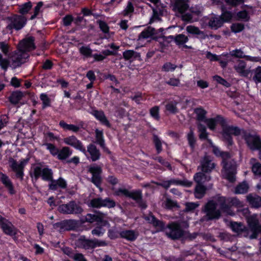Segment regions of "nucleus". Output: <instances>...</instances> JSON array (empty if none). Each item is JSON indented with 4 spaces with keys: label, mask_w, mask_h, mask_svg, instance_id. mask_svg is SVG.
Listing matches in <instances>:
<instances>
[{
    "label": "nucleus",
    "mask_w": 261,
    "mask_h": 261,
    "mask_svg": "<svg viewBox=\"0 0 261 261\" xmlns=\"http://www.w3.org/2000/svg\"><path fill=\"white\" fill-rule=\"evenodd\" d=\"M240 134L242 135V137L246 141L248 146L251 149L261 150V139L258 135H252L249 133L244 132L241 133V130L238 127L232 126H224L223 127V139L229 145L232 144L231 135H234L235 136H238Z\"/></svg>",
    "instance_id": "1"
},
{
    "label": "nucleus",
    "mask_w": 261,
    "mask_h": 261,
    "mask_svg": "<svg viewBox=\"0 0 261 261\" xmlns=\"http://www.w3.org/2000/svg\"><path fill=\"white\" fill-rule=\"evenodd\" d=\"M208 142L211 145L214 154L217 156H221L222 158L223 176L230 182H233L235 180L236 163L233 160H230V155L228 153L222 152L217 146L213 145L211 140H208Z\"/></svg>",
    "instance_id": "2"
},
{
    "label": "nucleus",
    "mask_w": 261,
    "mask_h": 261,
    "mask_svg": "<svg viewBox=\"0 0 261 261\" xmlns=\"http://www.w3.org/2000/svg\"><path fill=\"white\" fill-rule=\"evenodd\" d=\"M225 210L226 208L225 199L220 197L217 200L209 201L205 206L204 212L208 219H218L220 216V212L217 208Z\"/></svg>",
    "instance_id": "3"
},
{
    "label": "nucleus",
    "mask_w": 261,
    "mask_h": 261,
    "mask_svg": "<svg viewBox=\"0 0 261 261\" xmlns=\"http://www.w3.org/2000/svg\"><path fill=\"white\" fill-rule=\"evenodd\" d=\"M242 213L246 218L247 222L250 228L251 234L249 236L250 239H255L257 234L261 232V225H258V221L256 215L249 216V212L248 208H244Z\"/></svg>",
    "instance_id": "4"
},
{
    "label": "nucleus",
    "mask_w": 261,
    "mask_h": 261,
    "mask_svg": "<svg viewBox=\"0 0 261 261\" xmlns=\"http://www.w3.org/2000/svg\"><path fill=\"white\" fill-rule=\"evenodd\" d=\"M88 171L92 175L91 182L101 191L102 190L101 187L102 181V167L96 164H92L88 167Z\"/></svg>",
    "instance_id": "5"
},
{
    "label": "nucleus",
    "mask_w": 261,
    "mask_h": 261,
    "mask_svg": "<svg viewBox=\"0 0 261 261\" xmlns=\"http://www.w3.org/2000/svg\"><path fill=\"white\" fill-rule=\"evenodd\" d=\"M187 0H180V17L183 21L193 22L196 20L193 19L194 15H198L200 13L199 10L188 9Z\"/></svg>",
    "instance_id": "6"
},
{
    "label": "nucleus",
    "mask_w": 261,
    "mask_h": 261,
    "mask_svg": "<svg viewBox=\"0 0 261 261\" xmlns=\"http://www.w3.org/2000/svg\"><path fill=\"white\" fill-rule=\"evenodd\" d=\"M59 212L63 214H81L83 209L74 200H71L66 204H62L58 207Z\"/></svg>",
    "instance_id": "7"
},
{
    "label": "nucleus",
    "mask_w": 261,
    "mask_h": 261,
    "mask_svg": "<svg viewBox=\"0 0 261 261\" xmlns=\"http://www.w3.org/2000/svg\"><path fill=\"white\" fill-rule=\"evenodd\" d=\"M31 176L34 177L36 180L41 177L44 181H49L53 178V172L51 169L47 167L42 168L40 166H37L34 168Z\"/></svg>",
    "instance_id": "8"
},
{
    "label": "nucleus",
    "mask_w": 261,
    "mask_h": 261,
    "mask_svg": "<svg viewBox=\"0 0 261 261\" xmlns=\"http://www.w3.org/2000/svg\"><path fill=\"white\" fill-rule=\"evenodd\" d=\"M88 206L95 208H100L102 207L111 208L116 206V202L109 197H106L105 199L101 197H97L92 199L90 201Z\"/></svg>",
    "instance_id": "9"
},
{
    "label": "nucleus",
    "mask_w": 261,
    "mask_h": 261,
    "mask_svg": "<svg viewBox=\"0 0 261 261\" xmlns=\"http://www.w3.org/2000/svg\"><path fill=\"white\" fill-rule=\"evenodd\" d=\"M8 20L10 22L8 25L10 30L14 29L19 31L22 29L26 24L27 19L24 16L14 14L12 16L8 17Z\"/></svg>",
    "instance_id": "10"
},
{
    "label": "nucleus",
    "mask_w": 261,
    "mask_h": 261,
    "mask_svg": "<svg viewBox=\"0 0 261 261\" xmlns=\"http://www.w3.org/2000/svg\"><path fill=\"white\" fill-rule=\"evenodd\" d=\"M84 151L81 152L89 160L92 162H96L100 159L101 156L100 151L95 144L90 143L87 146V149L84 146Z\"/></svg>",
    "instance_id": "11"
},
{
    "label": "nucleus",
    "mask_w": 261,
    "mask_h": 261,
    "mask_svg": "<svg viewBox=\"0 0 261 261\" xmlns=\"http://www.w3.org/2000/svg\"><path fill=\"white\" fill-rule=\"evenodd\" d=\"M1 227L3 232L7 235L14 237L17 234V229L12 223L5 217L0 215Z\"/></svg>",
    "instance_id": "12"
},
{
    "label": "nucleus",
    "mask_w": 261,
    "mask_h": 261,
    "mask_svg": "<svg viewBox=\"0 0 261 261\" xmlns=\"http://www.w3.org/2000/svg\"><path fill=\"white\" fill-rule=\"evenodd\" d=\"M104 214L99 211H95V214H88L85 217L86 221L89 223L96 222L100 223L101 225L107 226L109 225V222L103 219Z\"/></svg>",
    "instance_id": "13"
},
{
    "label": "nucleus",
    "mask_w": 261,
    "mask_h": 261,
    "mask_svg": "<svg viewBox=\"0 0 261 261\" xmlns=\"http://www.w3.org/2000/svg\"><path fill=\"white\" fill-rule=\"evenodd\" d=\"M127 197H129L136 201L138 206L142 210H145L147 207L146 201L143 200L141 190H137L129 191Z\"/></svg>",
    "instance_id": "14"
},
{
    "label": "nucleus",
    "mask_w": 261,
    "mask_h": 261,
    "mask_svg": "<svg viewBox=\"0 0 261 261\" xmlns=\"http://www.w3.org/2000/svg\"><path fill=\"white\" fill-rule=\"evenodd\" d=\"M59 125L65 131H71L74 133H78L81 129H84L86 126L85 122L82 120L78 122L77 125L67 124L65 121L61 120L59 123Z\"/></svg>",
    "instance_id": "15"
},
{
    "label": "nucleus",
    "mask_w": 261,
    "mask_h": 261,
    "mask_svg": "<svg viewBox=\"0 0 261 261\" xmlns=\"http://www.w3.org/2000/svg\"><path fill=\"white\" fill-rule=\"evenodd\" d=\"M34 37L30 36L25 38L20 41L18 45L17 49L24 51L28 52L36 48L34 43Z\"/></svg>",
    "instance_id": "16"
},
{
    "label": "nucleus",
    "mask_w": 261,
    "mask_h": 261,
    "mask_svg": "<svg viewBox=\"0 0 261 261\" xmlns=\"http://www.w3.org/2000/svg\"><path fill=\"white\" fill-rule=\"evenodd\" d=\"M55 226L61 230H73L77 227V222L76 220L73 219L64 220L56 223Z\"/></svg>",
    "instance_id": "17"
},
{
    "label": "nucleus",
    "mask_w": 261,
    "mask_h": 261,
    "mask_svg": "<svg viewBox=\"0 0 261 261\" xmlns=\"http://www.w3.org/2000/svg\"><path fill=\"white\" fill-rule=\"evenodd\" d=\"M88 112L98 120L102 125L109 128L111 127V124L102 110H98L94 108L91 111H89Z\"/></svg>",
    "instance_id": "18"
},
{
    "label": "nucleus",
    "mask_w": 261,
    "mask_h": 261,
    "mask_svg": "<svg viewBox=\"0 0 261 261\" xmlns=\"http://www.w3.org/2000/svg\"><path fill=\"white\" fill-rule=\"evenodd\" d=\"M63 142L81 152L84 150L83 143L74 135L64 138Z\"/></svg>",
    "instance_id": "19"
},
{
    "label": "nucleus",
    "mask_w": 261,
    "mask_h": 261,
    "mask_svg": "<svg viewBox=\"0 0 261 261\" xmlns=\"http://www.w3.org/2000/svg\"><path fill=\"white\" fill-rule=\"evenodd\" d=\"M167 227L168 228L169 231L166 232V234L168 237L172 240L179 239V222H171L169 223Z\"/></svg>",
    "instance_id": "20"
},
{
    "label": "nucleus",
    "mask_w": 261,
    "mask_h": 261,
    "mask_svg": "<svg viewBox=\"0 0 261 261\" xmlns=\"http://www.w3.org/2000/svg\"><path fill=\"white\" fill-rule=\"evenodd\" d=\"M75 244L78 248L85 250L92 249V240L87 239L85 236H81L76 239Z\"/></svg>",
    "instance_id": "21"
},
{
    "label": "nucleus",
    "mask_w": 261,
    "mask_h": 261,
    "mask_svg": "<svg viewBox=\"0 0 261 261\" xmlns=\"http://www.w3.org/2000/svg\"><path fill=\"white\" fill-rule=\"evenodd\" d=\"M29 57V54L27 53V51L17 49V51L13 57V62L16 64L17 66H19L25 63Z\"/></svg>",
    "instance_id": "22"
},
{
    "label": "nucleus",
    "mask_w": 261,
    "mask_h": 261,
    "mask_svg": "<svg viewBox=\"0 0 261 261\" xmlns=\"http://www.w3.org/2000/svg\"><path fill=\"white\" fill-rule=\"evenodd\" d=\"M0 181L7 189L10 194H15V190L12 181L7 175L2 172H0Z\"/></svg>",
    "instance_id": "23"
},
{
    "label": "nucleus",
    "mask_w": 261,
    "mask_h": 261,
    "mask_svg": "<svg viewBox=\"0 0 261 261\" xmlns=\"http://www.w3.org/2000/svg\"><path fill=\"white\" fill-rule=\"evenodd\" d=\"M235 70L241 75L247 77L250 73V70L246 67V63L242 61L239 60L234 65Z\"/></svg>",
    "instance_id": "24"
},
{
    "label": "nucleus",
    "mask_w": 261,
    "mask_h": 261,
    "mask_svg": "<svg viewBox=\"0 0 261 261\" xmlns=\"http://www.w3.org/2000/svg\"><path fill=\"white\" fill-rule=\"evenodd\" d=\"M231 228L232 231L238 234L244 233V236L246 237L249 238L250 236V231L245 226L241 223L232 222L231 223Z\"/></svg>",
    "instance_id": "25"
},
{
    "label": "nucleus",
    "mask_w": 261,
    "mask_h": 261,
    "mask_svg": "<svg viewBox=\"0 0 261 261\" xmlns=\"http://www.w3.org/2000/svg\"><path fill=\"white\" fill-rule=\"evenodd\" d=\"M214 167L215 164L212 162L210 157L206 156L201 161L199 169L203 172L208 173L211 172Z\"/></svg>",
    "instance_id": "26"
},
{
    "label": "nucleus",
    "mask_w": 261,
    "mask_h": 261,
    "mask_svg": "<svg viewBox=\"0 0 261 261\" xmlns=\"http://www.w3.org/2000/svg\"><path fill=\"white\" fill-rule=\"evenodd\" d=\"M145 219L153 225L155 228L160 229V231H163L165 229V223L161 220L158 219L152 214H150L145 218Z\"/></svg>",
    "instance_id": "27"
},
{
    "label": "nucleus",
    "mask_w": 261,
    "mask_h": 261,
    "mask_svg": "<svg viewBox=\"0 0 261 261\" xmlns=\"http://www.w3.org/2000/svg\"><path fill=\"white\" fill-rule=\"evenodd\" d=\"M155 34V29L150 26L144 29L139 35L138 40L141 41L144 39L152 38Z\"/></svg>",
    "instance_id": "28"
},
{
    "label": "nucleus",
    "mask_w": 261,
    "mask_h": 261,
    "mask_svg": "<svg viewBox=\"0 0 261 261\" xmlns=\"http://www.w3.org/2000/svg\"><path fill=\"white\" fill-rule=\"evenodd\" d=\"M119 236L127 241L133 242L138 238V233L134 230H125L120 231Z\"/></svg>",
    "instance_id": "29"
},
{
    "label": "nucleus",
    "mask_w": 261,
    "mask_h": 261,
    "mask_svg": "<svg viewBox=\"0 0 261 261\" xmlns=\"http://www.w3.org/2000/svg\"><path fill=\"white\" fill-rule=\"evenodd\" d=\"M72 154V150L67 146L63 147L59 150L58 159L64 161L66 160Z\"/></svg>",
    "instance_id": "30"
},
{
    "label": "nucleus",
    "mask_w": 261,
    "mask_h": 261,
    "mask_svg": "<svg viewBox=\"0 0 261 261\" xmlns=\"http://www.w3.org/2000/svg\"><path fill=\"white\" fill-rule=\"evenodd\" d=\"M95 133L96 143L98 144L102 149H105L106 148L108 150V148L106 146L103 130L96 129Z\"/></svg>",
    "instance_id": "31"
},
{
    "label": "nucleus",
    "mask_w": 261,
    "mask_h": 261,
    "mask_svg": "<svg viewBox=\"0 0 261 261\" xmlns=\"http://www.w3.org/2000/svg\"><path fill=\"white\" fill-rule=\"evenodd\" d=\"M205 173V172H203L202 171L197 173L194 176V179L195 181L197 184L201 185V184L210 180L211 177L209 175H206Z\"/></svg>",
    "instance_id": "32"
},
{
    "label": "nucleus",
    "mask_w": 261,
    "mask_h": 261,
    "mask_svg": "<svg viewBox=\"0 0 261 261\" xmlns=\"http://www.w3.org/2000/svg\"><path fill=\"white\" fill-rule=\"evenodd\" d=\"M32 3L29 1L18 5V12L23 16L28 14L32 8Z\"/></svg>",
    "instance_id": "33"
},
{
    "label": "nucleus",
    "mask_w": 261,
    "mask_h": 261,
    "mask_svg": "<svg viewBox=\"0 0 261 261\" xmlns=\"http://www.w3.org/2000/svg\"><path fill=\"white\" fill-rule=\"evenodd\" d=\"M23 96L22 92L20 91L13 92L9 97L10 102L14 105L17 104Z\"/></svg>",
    "instance_id": "34"
},
{
    "label": "nucleus",
    "mask_w": 261,
    "mask_h": 261,
    "mask_svg": "<svg viewBox=\"0 0 261 261\" xmlns=\"http://www.w3.org/2000/svg\"><path fill=\"white\" fill-rule=\"evenodd\" d=\"M123 57L125 60L128 61L132 59H136L140 57V54L134 50H126L123 53Z\"/></svg>",
    "instance_id": "35"
},
{
    "label": "nucleus",
    "mask_w": 261,
    "mask_h": 261,
    "mask_svg": "<svg viewBox=\"0 0 261 261\" xmlns=\"http://www.w3.org/2000/svg\"><path fill=\"white\" fill-rule=\"evenodd\" d=\"M249 203L254 207H258L261 205V198L256 195H249L247 197Z\"/></svg>",
    "instance_id": "36"
},
{
    "label": "nucleus",
    "mask_w": 261,
    "mask_h": 261,
    "mask_svg": "<svg viewBox=\"0 0 261 261\" xmlns=\"http://www.w3.org/2000/svg\"><path fill=\"white\" fill-rule=\"evenodd\" d=\"M80 54L83 56L84 58L88 59L92 57L93 50L89 45H83L79 48Z\"/></svg>",
    "instance_id": "37"
},
{
    "label": "nucleus",
    "mask_w": 261,
    "mask_h": 261,
    "mask_svg": "<svg viewBox=\"0 0 261 261\" xmlns=\"http://www.w3.org/2000/svg\"><path fill=\"white\" fill-rule=\"evenodd\" d=\"M223 24V21L220 17H213L208 22V25L212 28L217 29Z\"/></svg>",
    "instance_id": "38"
},
{
    "label": "nucleus",
    "mask_w": 261,
    "mask_h": 261,
    "mask_svg": "<svg viewBox=\"0 0 261 261\" xmlns=\"http://www.w3.org/2000/svg\"><path fill=\"white\" fill-rule=\"evenodd\" d=\"M152 142L154 145L157 154H160L163 150L162 142L158 135L155 134L153 135Z\"/></svg>",
    "instance_id": "39"
},
{
    "label": "nucleus",
    "mask_w": 261,
    "mask_h": 261,
    "mask_svg": "<svg viewBox=\"0 0 261 261\" xmlns=\"http://www.w3.org/2000/svg\"><path fill=\"white\" fill-rule=\"evenodd\" d=\"M250 163L252 165V170L256 175H261V164L258 162H256V160L252 158L250 160Z\"/></svg>",
    "instance_id": "40"
},
{
    "label": "nucleus",
    "mask_w": 261,
    "mask_h": 261,
    "mask_svg": "<svg viewBox=\"0 0 261 261\" xmlns=\"http://www.w3.org/2000/svg\"><path fill=\"white\" fill-rule=\"evenodd\" d=\"M194 112L196 115L198 123H201V122H203L205 120V114L206 112L204 110L201 108H198L195 109Z\"/></svg>",
    "instance_id": "41"
},
{
    "label": "nucleus",
    "mask_w": 261,
    "mask_h": 261,
    "mask_svg": "<svg viewBox=\"0 0 261 261\" xmlns=\"http://www.w3.org/2000/svg\"><path fill=\"white\" fill-rule=\"evenodd\" d=\"M158 185L166 190H167L172 185H179V179H172L168 180H163L158 184Z\"/></svg>",
    "instance_id": "42"
},
{
    "label": "nucleus",
    "mask_w": 261,
    "mask_h": 261,
    "mask_svg": "<svg viewBox=\"0 0 261 261\" xmlns=\"http://www.w3.org/2000/svg\"><path fill=\"white\" fill-rule=\"evenodd\" d=\"M198 129L199 133V137L201 140H208V133L206 132V127L201 123H198Z\"/></svg>",
    "instance_id": "43"
},
{
    "label": "nucleus",
    "mask_w": 261,
    "mask_h": 261,
    "mask_svg": "<svg viewBox=\"0 0 261 261\" xmlns=\"http://www.w3.org/2000/svg\"><path fill=\"white\" fill-rule=\"evenodd\" d=\"M106 226L101 225L100 223H97L96 227L92 230V234L98 237L102 236L105 232L106 230L104 227Z\"/></svg>",
    "instance_id": "44"
},
{
    "label": "nucleus",
    "mask_w": 261,
    "mask_h": 261,
    "mask_svg": "<svg viewBox=\"0 0 261 261\" xmlns=\"http://www.w3.org/2000/svg\"><path fill=\"white\" fill-rule=\"evenodd\" d=\"M205 188L201 184H197L195 187V196L197 198H201L204 195L205 192Z\"/></svg>",
    "instance_id": "45"
},
{
    "label": "nucleus",
    "mask_w": 261,
    "mask_h": 261,
    "mask_svg": "<svg viewBox=\"0 0 261 261\" xmlns=\"http://www.w3.org/2000/svg\"><path fill=\"white\" fill-rule=\"evenodd\" d=\"M170 7L175 13L176 16L179 17V0H170Z\"/></svg>",
    "instance_id": "46"
},
{
    "label": "nucleus",
    "mask_w": 261,
    "mask_h": 261,
    "mask_svg": "<svg viewBox=\"0 0 261 261\" xmlns=\"http://www.w3.org/2000/svg\"><path fill=\"white\" fill-rule=\"evenodd\" d=\"M16 163L11 164L10 166L12 170L16 173V176L18 178L22 179L24 176V169L15 166Z\"/></svg>",
    "instance_id": "47"
},
{
    "label": "nucleus",
    "mask_w": 261,
    "mask_h": 261,
    "mask_svg": "<svg viewBox=\"0 0 261 261\" xmlns=\"http://www.w3.org/2000/svg\"><path fill=\"white\" fill-rule=\"evenodd\" d=\"M40 98L42 101V109H45L51 106V100L46 93H41L40 95Z\"/></svg>",
    "instance_id": "48"
},
{
    "label": "nucleus",
    "mask_w": 261,
    "mask_h": 261,
    "mask_svg": "<svg viewBox=\"0 0 261 261\" xmlns=\"http://www.w3.org/2000/svg\"><path fill=\"white\" fill-rule=\"evenodd\" d=\"M44 145L46 146V149L49 150L50 153L54 156H58L60 149L57 148L54 144L50 143H46Z\"/></svg>",
    "instance_id": "49"
},
{
    "label": "nucleus",
    "mask_w": 261,
    "mask_h": 261,
    "mask_svg": "<svg viewBox=\"0 0 261 261\" xmlns=\"http://www.w3.org/2000/svg\"><path fill=\"white\" fill-rule=\"evenodd\" d=\"M150 116L155 120L159 121L160 119V109L159 106H154L149 110Z\"/></svg>",
    "instance_id": "50"
},
{
    "label": "nucleus",
    "mask_w": 261,
    "mask_h": 261,
    "mask_svg": "<svg viewBox=\"0 0 261 261\" xmlns=\"http://www.w3.org/2000/svg\"><path fill=\"white\" fill-rule=\"evenodd\" d=\"M219 117H217V118H209L205 119V120L203 121L208 127L211 130H214L215 129V127L217 124V121Z\"/></svg>",
    "instance_id": "51"
},
{
    "label": "nucleus",
    "mask_w": 261,
    "mask_h": 261,
    "mask_svg": "<svg viewBox=\"0 0 261 261\" xmlns=\"http://www.w3.org/2000/svg\"><path fill=\"white\" fill-rule=\"evenodd\" d=\"M134 12V5L130 1H128L127 3L126 8L122 12L121 14L124 16H127L129 14L133 13Z\"/></svg>",
    "instance_id": "52"
},
{
    "label": "nucleus",
    "mask_w": 261,
    "mask_h": 261,
    "mask_svg": "<svg viewBox=\"0 0 261 261\" xmlns=\"http://www.w3.org/2000/svg\"><path fill=\"white\" fill-rule=\"evenodd\" d=\"M249 186L246 182L240 184L236 189V193L237 194H243L248 191Z\"/></svg>",
    "instance_id": "53"
},
{
    "label": "nucleus",
    "mask_w": 261,
    "mask_h": 261,
    "mask_svg": "<svg viewBox=\"0 0 261 261\" xmlns=\"http://www.w3.org/2000/svg\"><path fill=\"white\" fill-rule=\"evenodd\" d=\"M165 207L168 210H172L174 207H178L179 206L176 201H175L170 198H167L164 202Z\"/></svg>",
    "instance_id": "54"
},
{
    "label": "nucleus",
    "mask_w": 261,
    "mask_h": 261,
    "mask_svg": "<svg viewBox=\"0 0 261 261\" xmlns=\"http://www.w3.org/2000/svg\"><path fill=\"white\" fill-rule=\"evenodd\" d=\"M253 80L256 83H261V66L254 69Z\"/></svg>",
    "instance_id": "55"
},
{
    "label": "nucleus",
    "mask_w": 261,
    "mask_h": 261,
    "mask_svg": "<svg viewBox=\"0 0 261 261\" xmlns=\"http://www.w3.org/2000/svg\"><path fill=\"white\" fill-rule=\"evenodd\" d=\"M29 161V158L23 159L20 161V163L18 164L17 161L13 158H10L9 160V162L11 164L16 163L15 166L19 167V168L23 169L25 165L28 163Z\"/></svg>",
    "instance_id": "56"
},
{
    "label": "nucleus",
    "mask_w": 261,
    "mask_h": 261,
    "mask_svg": "<svg viewBox=\"0 0 261 261\" xmlns=\"http://www.w3.org/2000/svg\"><path fill=\"white\" fill-rule=\"evenodd\" d=\"M43 4H44L43 2H41V1L39 2L38 3H37L36 6L35 7V8L34 9V13L31 16V19L33 20L37 17V16L39 15V14L40 12L41 8L43 6Z\"/></svg>",
    "instance_id": "57"
},
{
    "label": "nucleus",
    "mask_w": 261,
    "mask_h": 261,
    "mask_svg": "<svg viewBox=\"0 0 261 261\" xmlns=\"http://www.w3.org/2000/svg\"><path fill=\"white\" fill-rule=\"evenodd\" d=\"M176 65L170 62L165 63L162 67V71L165 72H169L174 71L176 68Z\"/></svg>",
    "instance_id": "58"
},
{
    "label": "nucleus",
    "mask_w": 261,
    "mask_h": 261,
    "mask_svg": "<svg viewBox=\"0 0 261 261\" xmlns=\"http://www.w3.org/2000/svg\"><path fill=\"white\" fill-rule=\"evenodd\" d=\"M97 23L99 24V27L100 30L105 34L109 32V27L108 24L104 21L101 20H97Z\"/></svg>",
    "instance_id": "59"
},
{
    "label": "nucleus",
    "mask_w": 261,
    "mask_h": 261,
    "mask_svg": "<svg viewBox=\"0 0 261 261\" xmlns=\"http://www.w3.org/2000/svg\"><path fill=\"white\" fill-rule=\"evenodd\" d=\"M230 55L238 58H245V55L243 51L241 49H236L230 51Z\"/></svg>",
    "instance_id": "60"
},
{
    "label": "nucleus",
    "mask_w": 261,
    "mask_h": 261,
    "mask_svg": "<svg viewBox=\"0 0 261 261\" xmlns=\"http://www.w3.org/2000/svg\"><path fill=\"white\" fill-rule=\"evenodd\" d=\"M108 243L103 240H99L97 239L92 240V249L97 247L107 246Z\"/></svg>",
    "instance_id": "61"
},
{
    "label": "nucleus",
    "mask_w": 261,
    "mask_h": 261,
    "mask_svg": "<svg viewBox=\"0 0 261 261\" xmlns=\"http://www.w3.org/2000/svg\"><path fill=\"white\" fill-rule=\"evenodd\" d=\"M166 110L171 114H175L177 111V107L176 105L172 102L167 103L165 106Z\"/></svg>",
    "instance_id": "62"
},
{
    "label": "nucleus",
    "mask_w": 261,
    "mask_h": 261,
    "mask_svg": "<svg viewBox=\"0 0 261 261\" xmlns=\"http://www.w3.org/2000/svg\"><path fill=\"white\" fill-rule=\"evenodd\" d=\"M73 20V17L70 14L66 15L62 18L63 24L65 27L70 25Z\"/></svg>",
    "instance_id": "63"
},
{
    "label": "nucleus",
    "mask_w": 261,
    "mask_h": 261,
    "mask_svg": "<svg viewBox=\"0 0 261 261\" xmlns=\"http://www.w3.org/2000/svg\"><path fill=\"white\" fill-rule=\"evenodd\" d=\"M155 160L161 164L163 166L166 167L168 170H172L171 164L162 156H158L155 159Z\"/></svg>",
    "instance_id": "64"
}]
</instances>
